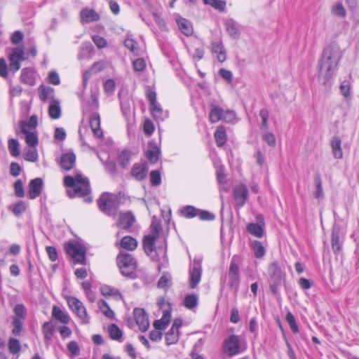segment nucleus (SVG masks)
<instances>
[{
  "instance_id": "20e7f679",
  "label": "nucleus",
  "mask_w": 359,
  "mask_h": 359,
  "mask_svg": "<svg viewBox=\"0 0 359 359\" xmlns=\"http://www.w3.org/2000/svg\"><path fill=\"white\" fill-rule=\"evenodd\" d=\"M117 263L122 275L128 278H134L137 269V262L129 253H121L117 257Z\"/></svg>"
},
{
  "instance_id": "4468645a",
  "label": "nucleus",
  "mask_w": 359,
  "mask_h": 359,
  "mask_svg": "<svg viewBox=\"0 0 359 359\" xmlns=\"http://www.w3.org/2000/svg\"><path fill=\"white\" fill-rule=\"evenodd\" d=\"M233 197L236 203L239 207H243L248 197V190L245 184H240L233 189Z\"/></svg>"
},
{
  "instance_id": "7c9ffc66",
  "label": "nucleus",
  "mask_w": 359,
  "mask_h": 359,
  "mask_svg": "<svg viewBox=\"0 0 359 359\" xmlns=\"http://www.w3.org/2000/svg\"><path fill=\"white\" fill-rule=\"evenodd\" d=\"M225 27L226 32L232 39H236L239 38L240 32L236 27V22L233 20H227L225 22Z\"/></svg>"
},
{
  "instance_id": "4d7b16f0",
  "label": "nucleus",
  "mask_w": 359,
  "mask_h": 359,
  "mask_svg": "<svg viewBox=\"0 0 359 359\" xmlns=\"http://www.w3.org/2000/svg\"><path fill=\"white\" fill-rule=\"evenodd\" d=\"M285 319H286V321L287 322V323L289 324L291 330L294 333H297L299 332V329H298V326L296 323L294 316L292 315V313L290 312H288L286 314Z\"/></svg>"
},
{
  "instance_id": "603ef678",
  "label": "nucleus",
  "mask_w": 359,
  "mask_h": 359,
  "mask_svg": "<svg viewBox=\"0 0 359 359\" xmlns=\"http://www.w3.org/2000/svg\"><path fill=\"white\" fill-rule=\"evenodd\" d=\"M171 280V276L169 273L163 274L157 283V286L159 288L165 289L168 287Z\"/></svg>"
},
{
  "instance_id": "864d4df0",
  "label": "nucleus",
  "mask_w": 359,
  "mask_h": 359,
  "mask_svg": "<svg viewBox=\"0 0 359 359\" xmlns=\"http://www.w3.org/2000/svg\"><path fill=\"white\" fill-rule=\"evenodd\" d=\"M25 142L29 147H36L39 143L37 135L35 133H30L25 135Z\"/></svg>"
},
{
  "instance_id": "79ce46f5",
  "label": "nucleus",
  "mask_w": 359,
  "mask_h": 359,
  "mask_svg": "<svg viewBox=\"0 0 359 359\" xmlns=\"http://www.w3.org/2000/svg\"><path fill=\"white\" fill-rule=\"evenodd\" d=\"M8 350L11 353L16 354L20 351L21 346L20 341L15 338H10L8 340Z\"/></svg>"
},
{
  "instance_id": "c03bdc74",
  "label": "nucleus",
  "mask_w": 359,
  "mask_h": 359,
  "mask_svg": "<svg viewBox=\"0 0 359 359\" xmlns=\"http://www.w3.org/2000/svg\"><path fill=\"white\" fill-rule=\"evenodd\" d=\"M99 306L104 316L109 318H114V312L109 308L108 304L104 300L99 302Z\"/></svg>"
},
{
  "instance_id": "bb28decb",
  "label": "nucleus",
  "mask_w": 359,
  "mask_h": 359,
  "mask_svg": "<svg viewBox=\"0 0 359 359\" xmlns=\"http://www.w3.org/2000/svg\"><path fill=\"white\" fill-rule=\"evenodd\" d=\"M52 316L63 324H68L70 320L69 315L57 306H53Z\"/></svg>"
},
{
  "instance_id": "5701e85b",
  "label": "nucleus",
  "mask_w": 359,
  "mask_h": 359,
  "mask_svg": "<svg viewBox=\"0 0 359 359\" xmlns=\"http://www.w3.org/2000/svg\"><path fill=\"white\" fill-rule=\"evenodd\" d=\"M76 161V156L74 153L69 152L62 155L60 158V166L65 170L73 168Z\"/></svg>"
},
{
  "instance_id": "f03ea898",
  "label": "nucleus",
  "mask_w": 359,
  "mask_h": 359,
  "mask_svg": "<svg viewBox=\"0 0 359 359\" xmlns=\"http://www.w3.org/2000/svg\"><path fill=\"white\" fill-rule=\"evenodd\" d=\"M64 184L66 187L73 188V190H67V194L70 198L75 196H84L90 192V184L88 178H84L81 174H77L75 177L67 175L64 178Z\"/></svg>"
},
{
  "instance_id": "3c124183",
  "label": "nucleus",
  "mask_w": 359,
  "mask_h": 359,
  "mask_svg": "<svg viewBox=\"0 0 359 359\" xmlns=\"http://www.w3.org/2000/svg\"><path fill=\"white\" fill-rule=\"evenodd\" d=\"M151 236L158 238L159 233L161 231V222L156 218H153L151 226Z\"/></svg>"
},
{
  "instance_id": "2f4dec72",
  "label": "nucleus",
  "mask_w": 359,
  "mask_h": 359,
  "mask_svg": "<svg viewBox=\"0 0 359 359\" xmlns=\"http://www.w3.org/2000/svg\"><path fill=\"white\" fill-rule=\"evenodd\" d=\"M215 139L218 147H222L226 142V134L224 126H220L215 133Z\"/></svg>"
},
{
  "instance_id": "9b49d317",
  "label": "nucleus",
  "mask_w": 359,
  "mask_h": 359,
  "mask_svg": "<svg viewBox=\"0 0 359 359\" xmlns=\"http://www.w3.org/2000/svg\"><path fill=\"white\" fill-rule=\"evenodd\" d=\"M344 234L341 232V227L338 224H334L332 231V248L335 254L339 253L342 248Z\"/></svg>"
},
{
  "instance_id": "a18cd8bd",
  "label": "nucleus",
  "mask_w": 359,
  "mask_h": 359,
  "mask_svg": "<svg viewBox=\"0 0 359 359\" xmlns=\"http://www.w3.org/2000/svg\"><path fill=\"white\" fill-rule=\"evenodd\" d=\"M203 2L206 5H210L214 8L223 11L226 7V2L221 0H203Z\"/></svg>"
},
{
  "instance_id": "f704fd0d",
  "label": "nucleus",
  "mask_w": 359,
  "mask_h": 359,
  "mask_svg": "<svg viewBox=\"0 0 359 359\" xmlns=\"http://www.w3.org/2000/svg\"><path fill=\"white\" fill-rule=\"evenodd\" d=\"M121 246L128 250H133L137 246V241L131 236H124L121 241Z\"/></svg>"
},
{
  "instance_id": "f3484780",
  "label": "nucleus",
  "mask_w": 359,
  "mask_h": 359,
  "mask_svg": "<svg viewBox=\"0 0 359 359\" xmlns=\"http://www.w3.org/2000/svg\"><path fill=\"white\" fill-rule=\"evenodd\" d=\"M148 166L146 163H135L131 170V175L137 181L146 178L148 172Z\"/></svg>"
},
{
  "instance_id": "a211bd4d",
  "label": "nucleus",
  "mask_w": 359,
  "mask_h": 359,
  "mask_svg": "<svg viewBox=\"0 0 359 359\" xmlns=\"http://www.w3.org/2000/svg\"><path fill=\"white\" fill-rule=\"evenodd\" d=\"M43 185V180L39 177L30 181L29 184V196L31 199H34L41 195Z\"/></svg>"
},
{
  "instance_id": "a19ab883",
  "label": "nucleus",
  "mask_w": 359,
  "mask_h": 359,
  "mask_svg": "<svg viewBox=\"0 0 359 359\" xmlns=\"http://www.w3.org/2000/svg\"><path fill=\"white\" fill-rule=\"evenodd\" d=\"M27 205L24 201H19L13 205L11 206L9 209L12 211L16 217H20L26 210Z\"/></svg>"
},
{
  "instance_id": "49530a36",
  "label": "nucleus",
  "mask_w": 359,
  "mask_h": 359,
  "mask_svg": "<svg viewBox=\"0 0 359 359\" xmlns=\"http://www.w3.org/2000/svg\"><path fill=\"white\" fill-rule=\"evenodd\" d=\"M198 304V298L197 296L191 294H188L184 298V306L189 309H192L195 308Z\"/></svg>"
},
{
  "instance_id": "6e6d98bb",
  "label": "nucleus",
  "mask_w": 359,
  "mask_h": 359,
  "mask_svg": "<svg viewBox=\"0 0 359 359\" xmlns=\"http://www.w3.org/2000/svg\"><path fill=\"white\" fill-rule=\"evenodd\" d=\"M100 291L101 293L105 297L120 295L119 292L116 289L109 285L102 286Z\"/></svg>"
},
{
  "instance_id": "72a5a7b5",
  "label": "nucleus",
  "mask_w": 359,
  "mask_h": 359,
  "mask_svg": "<svg viewBox=\"0 0 359 359\" xmlns=\"http://www.w3.org/2000/svg\"><path fill=\"white\" fill-rule=\"evenodd\" d=\"M331 13L334 16L344 18L346 15V9L341 1H337L331 8Z\"/></svg>"
},
{
  "instance_id": "393cba45",
  "label": "nucleus",
  "mask_w": 359,
  "mask_h": 359,
  "mask_svg": "<svg viewBox=\"0 0 359 359\" xmlns=\"http://www.w3.org/2000/svg\"><path fill=\"white\" fill-rule=\"evenodd\" d=\"M158 238L151 235H147L143 239L144 250L147 255H151L155 250V242Z\"/></svg>"
},
{
  "instance_id": "9d476101",
  "label": "nucleus",
  "mask_w": 359,
  "mask_h": 359,
  "mask_svg": "<svg viewBox=\"0 0 359 359\" xmlns=\"http://www.w3.org/2000/svg\"><path fill=\"white\" fill-rule=\"evenodd\" d=\"M202 267L200 262L194 260L189 269V287L194 289L201 281Z\"/></svg>"
},
{
  "instance_id": "de8ad7c7",
  "label": "nucleus",
  "mask_w": 359,
  "mask_h": 359,
  "mask_svg": "<svg viewBox=\"0 0 359 359\" xmlns=\"http://www.w3.org/2000/svg\"><path fill=\"white\" fill-rule=\"evenodd\" d=\"M8 149L11 154L13 156H18L20 155L19 143L18 140L15 139H11L8 140Z\"/></svg>"
},
{
  "instance_id": "052dcab7",
  "label": "nucleus",
  "mask_w": 359,
  "mask_h": 359,
  "mask_svg": "<svg viewBox=\"0 0 359 359\" xmlns=\"http://www.w3.org/2000/svg\"><path fill=\"white\" fill-rule=\"evenodd\" d=\"M150 181L153 186H158L161 184V176L158 170H152L150 172Z\"/></svg>"
},
{
  "instance_id": "0e129e2a",
  "label": "nucleus",
  "mask_w": 359,
  "mask_h": 359,
  "mask_svg": "<svg viewBox=\"0 0 359 359\" xmlns=\"http://www.w3.org/2000/svg\"><path fill=\"white\" fill-rule=\"evenodd\" d=\"M238 257L233 256L230 263L229 273L231 275H239V266L237 264Z\"/></svg>"
},
{
  "instance_id": "bf43d9fd",
  "label": "nucleus",
  "mask_w": 359,
  "mask_h": 359,
  "mask_svg": "<svg viewBox=\"0 0 359 359\" xmlns=\"http://www.w3.org/2000/svg\"><path fill=\"white\" fill-rule=\"evenodd\" d=\"M67 350L72 356H78L80 354V347L75 341H72L68 343Z\"/></svg>"
},
{
  "instance_id": "423d86ee",
  "label": "nucleus",
  "mask_w": 359,
  "mask_h": 359,
  "mask_svg": "<svg viewBox=\"0 0 359 359\" xmlns=\"http://www.w3.org/2000/svg\"><path fill=\"white\" fill-rule=\"evenodd\" d=\"M67 253L77 263L86 264V248L78 241H70L65 247Z\"/></svg>"
},
{
  "instance_id": "1a4fd4ad",
  "label": "nucleus",
  "mask_w": 359,
  "mask_h": 359,
  "mask_svg": "<svg viewBox=\"0 0 359 359\" xmlns=\"http://www.w3.org/2000/svg\"><path fill=\"white\" fill-rule=\"evenodd\" d=\"M26 54L22 47H16L13 49L9 55L10 70L15 72L20 68V62L27 60Z\"/></svg>"
},
{
  "instance_id": "b1692460",
  "label": "nucleus",
  "mask_w": 359,
  "mask_h": 359,
  "mask_svg": "<svg viewBox=\"0 0 359 359\" xmlns=\"http://www.w3.org/2000/svg\"><path fill=\"white\" fill-rule=\"evenodd\" d=\"M330 146L334 157L337 159L341 158L343 153L341 139L338 136H333L330 141Z\"/></svg>"
},
{
  "instance_id": "e2e57ef3",
  "label": "nucleus",
  "mask_w": 359,
  "mask_h": 359,
  "mask_svg": "<svg viewBox=\"0 0 359 359\" xmlns=\"http://www.w3.org/2000/svg\"><path fill=\"white\" fill-rule=\"evenodd\" d=\"M315 182L316 185V191L315 193V197L320 198L323 196V191L322 186V181L319 175H316L315 177Z\"/></svg>"
},
{
  "instance_id": "ddd939ff",
  "label": "nucleus",
  "mask_w": 359,
  "mask_h": 359,
  "mask_svg": "<svg viewBox=\"0 0 359 359\" xmlns=\"http://www.w3.org/2000/svg\"><path fill=\"white\" fill-rule=\"evenodd\" d=\"M182 325V320L177 318L173 321L172 325L170 330L165 334V341L168 344L176 343L179 339V328Z\"/></svg>"
},
{
  "instance_id": "0eeeda50",
  "label": "nucleus",
  "mask_w": 359,
  "mask_h": 359,
  "mask_svg": "<svg viewBox=\"0 0 359 359\" xmlns=\"http://www.w3.org/2000/svg\"><path fill=\"white\" fill-rule=\"evenodd\" d=\"M67 301L69 308L82 320V323H88L89 318L83 304L74 297H69Z\"/></svg>"
},
{
  "instance_id": "f8f14e48",
  "label": "nucleus",
  "mask_w": 359,
  "mask_h": 359,
  "mask_svg": "<svg viewBox=\"0 0 359 359\" xmlns=\"http://www.w3.org/2000/svg\"><path fill=\"white\" fill-rule=\"evenodd\" d=\"M134 316L136 324L142 332H145L149 326L148 316L143 309L136 308L134 309Z\"/></svg>"
},
{
  "instance_id": "680f3d73",
  "label": "nucleus",
  "mask_w": 359,
  "mask_h": 359,
  "mask_svg": "<svg viewBox=\"0 0 359 359\" xmlns=\"http://www.w3.org/2000/svg\"><path fill=\"white\" fill-rule=\"evenodd\" d=\"M229 276V287L231 290H234L235 292H237L238 287V283L240 281L239 275H231L228 273Z\"/></svg>"
},
{
  "instance_id": "37998d69",
  "label": "nucleus",
  "mask_w": 359,
  "mask_h": 359,
  "mask_svg": "<svg viewBox=\"0 0 359 359\" xmlns=\"http://www.w3.org/2000/svg\"><path fill=\"white\" fill-rule=\"evenodd\" d=\"M252 250L257 258H262L265 254V249L259 241H255L252 243Z\"/></svg>"
},
{
  "instance_id": "338daca9",
  "label": "nucleus",
  "mask_w": 359,
  "mask_h": 359,
  "mask_svg": "<svg viewBox=\"0 0 359 359\" xmlns=\"http://www.w3.org/2000/svg\"><path fill=\"white\" fill-rule=\"evenodd\" d=\"M133 67L135 72H142L146 67V63L144 59L137 58L133 62Z\"/></svg>"
},
{
  "instance_id": "412c9836",
  "label": "nucleus",
  "mask_w": 359,
  "mask_h": 359,
  "mask_svg": "<svg viewBox=\"0 0 359 359\" xmlns=\"http://www.w3.org/2000/svg\"><path fill=\"white\" fill-rule=\"evenodd\" d=\"M135 221V217L131 212L121 213L119 215L118 226L123 229H128L133 226Z\"/></svg>"
},
{
  "instance_id": "473e14b6",
  "label": "nucleus",
  "mask_w": 359,
  "mask_h": 359,
  "mask_svg": "<svg viewBox=\"0 0 359 359\" xmlns=\"http://www.w3.org/2000/svg\"><path fill=\"white\" fill-rule=\"evenodd\" d=\"M217 180L219 184L220 190L228 191L229 188L226 186V180L224 174V167L223 165L219 166L217 170Z\"/></svg>"
},
{
  "instance_id": "58836bf2",
  "label": "nucleus",
  "mask_w": 359,
  "mask_h": 359,
  "mask_svg": "<svg viewBox=\"0 0 359 359\" xmlns=\"http://www.w3.org/2000/svg\"><path fill=\"white\" fill-rule=\"evenodd\" d=\"M130 158L131 152L129 150H123L119 154L118 160L123 168H126L128 165Z\"/></svg>"
},
{
  "instance_id": "cd10ccee",
  "label": "nucleus",
  "mask_w": 359,
  "mask_h": 359,
  "mask_svg": "<svg viewBox=\"0 0 359 359\" xmlns=\"http://www.w3.org/2000/svg\"><path fill=\"white\" fill-rule=\"evenodd\" d=\"M93 49L94 48L90 42L83 43L78 54V59L82 60L90 58L93 54Z\"/></svg>"
},
{
  "instance_id": "39448f33",
  "label": "nucleus",
  "mask_w": 359,
  "mask_h": 359,
  "mask_svg": "<svg viewBox=\"0 0 359 359\" xmlns=\"http://www.w3.org/2000/svg\"><path fill=\"white\" fill-rule=\"evenodd\" d=\"M97 204L100 210L105 215L112 217L116 216L118 208V201L109 194H102L97 201Z\"/></svg>"
},
{
  "instance_id": "ea45409f",
  "label": "nucleus",
  "mask_w": 359,
  "mask_h": 359,
  "mask_svg": "<svg viewBox=\"0 0 359 359\" xmlns=\"http://www.w3.org/2000/svg\"><path fill=\"white\" fill-rule=\"evenodd\" d=\"M110 337L113 340L121 341L123 332L121 329L115 324H111L108 329Z\"/></svg>"
},
{
  "instance_id": "dca6fc26",
  "label": "nucleus",
  "mask_w": 359,
  "mask_h": 359,
  "mask_svg": "<svg viewBox=\"0 0 359 359\" xmlns=\"http://www.w3.org/2000/svg\"><path fill=\"white\" fill-rule=\"evenodd\" d=\"M211 51L216 55L219 62H224L226 60V51L222 40L211 42Z\"/></svg>"
},
{
  "instance_id": "2eb2a0df",
  "label": "nucleus",
  "mask_w": 359,
  "mask_h": 359,
  "mask_svg": "<svg viewBox=\"0 0 359 359\" xmlns=\"http://www.w3.org/2000/svg\"><path fill=\"white\" fill-rule=\"evenodd\" d=\"M257 223H250L247 226V231L250 234L257 237L261 238L264 235V218L259 215L257 217Z\"/></svg>"
},
{
  "instance_id": "c756f323",
  "label": "nucleus",
  "mask_w": 359,
  "mask_h": 359,
  "mask_svg": "<svg viewBox=\"0 0 359 359\" xmlns=\"http://www.w3.org/2000/svg\"><path fill=\"white\" fill-rule=\"evenodd\" d=\"M48 114L53 119H57L61 116V108L57 100H52L49 104Z\"/></svg>"
},
{
  "instance_id": "09e8293b",
  "label": "nucleus",
  "mask_w": 359,
  "mask_h": 359,
  "mask_svg": "<svg viewBox=\"0 0 359 359\" xmlns=\"http://www.w3.org/2000/svg\"><path fill=\"white\" fill-rule=\"evenodd\" d=\"M150 109L155 118L161 120L163 119V109L158 102L151 104Z\"/></svg>"
},
{
  "instance_id": "5fc2aeb1",
  "label": "nucleus",
  "mask_w": 359,
  "mask_h": 359,
  "mask_svg": "<svg viewBox=\"0 0 359 359\" xmlns=\"http://www.w3.org/2000/svg\"><path fill=\"white\" fill-rule=\"evenodd\" d=\"M12 325L13 326L12 333L15 336L20 335L21 331L23 329L22 320L18 318H13Z\"/></svg>"
},
{
  "instance_id": "f257e3e1",
  "label": "nucleus",
  "mask_w": 359,
  "mask_h": 359,
  "mask_svg": "<svg viewBox=\"0 0 359 359\" xmlns=\"http://www.w3.org/2000/svg\"><path fill=\"white\" fill-rule=\"evenodd\" d=\"M343 53L336 43H331L323 48L318 62L317 79L323 86H327L331 81Z\"/></svg>"
},
{
  "instance_id": "a878e982",
  "label": "nucleus",
  "mask_w": 359,
  "mask_h": 359,
  "mask_svg": "<svg viewBox=\"0 0 359 359\" xmlns=\"http://www.w3.org/2000/svg\"><path fill=\"white\" fill-rule=\"evenodd\" d=\"M160 149L154 143H149L146 156L151 163H156L159 158Z\"/></svg>"
},
{
  "instance_id": "4c0bfd02",
  "label": "nucleus",
  "mask_w": 359,
  "mask_h": 359,
  "mask_svg": "<svg viewBox=\"0 0 359 359\" xmlns=\"http://www.w3.org/2000/svg\"><path fill=\"white\" fill-rule=\"evenodd\" d=\"M180 212L187 218H193L198 215L199 210L192 205H185L180 210Z\"/></svg>"
},
{
  "instance_id": "774afa93",
  "label": "nucleus",
  "mask_w": 359,
  "mask_h": 359,
  "mask_svg": "<svg viewBox=\"0 0 359 359\" xmlns=\"http://www.w3.org/2000/svg\"><path fill=\"white\" fill-rule=\"evenodd\" d=\"M40 88L41 89L40 98L43 101H46L53 93V89L50 87H44L41 86Z\"/></svg>"
},
{
  "instance_id": "aec40b11",
  "label": "nucleus",
  "mask_w": 359,
  "mask_h": 359,
  "mask_svg": "<svg viewBox=\"0 0 359 359\" xmlns=\"http://www.w3.org/2000/svg\"><path fill=\"white\" fill-rule=\"evenodd\" d=\"M80 18L82 24H86L99 20L100 15L93 9L84 8L80 12Z\"/></svg>"
},
{
  "instance_id": "7ed1b4c3",
  "label": "nucleus",
  "mask_w": 359,
  "mask_h": 359,
  "mask_svg": "<svg viewBox=\"0 0 359 359\" xmlns=\"http://www.w3.org/2000/svg\"><path fill=\"white\" fill-rule=\"evenodd\" d=\"M268 273L270 290L273 294H276L279 287L285 280V274L276 262H272L269 266Z\"/></svg>"
},
{
  "instance_id": "6ab92c4d",
  "label": "nucleus",
  "mask_w": 359,
  "mask_h": 359,
  "mask_svg": "<svg viewBox=\"0 0 359 359\" xmlns=\"http://www.w3.org/2000/svg\"><path fill=\"white\" fill-rule=\"evenodd\" d=\"M90 126L95 135L97 138L103 137L102 130L100 128V116L98 113L94 112L90 117Z\"/></svg>"
},
{
  "instance_id": "69168bd1",
  "label": "nucleus",
  "mask_w": 359,
  "mask_h": 359,
  "mask_svg": "<svg viewBox=\"0 0 359 359\" xmlns=\"http://www.w3.org/2000/svg\"><path fill=\"white\" fill-rule=\"evenodd\" d=\"M262 140L270 147H275L276 144L275 135L272 133L265 132L263 133Z\"/></svg>"
},
{
  "instance_id": "13d9d810",
  "label": "nucleus",
  "mask_w": 359,
  "mask_h": 359,
  "mask_svg": "<svg viewBox=\"0 0 359 359\" xmlns=\"http://www.w3.org/2000/svg\"><path fill=\"white\" fill-rule=\"evenodd\" d=\"M259 116L262 118V130H267L269 128L268 119L269 116V111L266 109H262L259 111Z\"/></svg>"
},
{
  "instance_id": "c85d7f7f",
  "label": "nucleus",
  "mask_w": 359,
  "mask_h": 359,
  "mask_svg": "<svg viewBox=\"0 0 359 359\" xmlns=\"http://www.w3.org/2000/svg\"><path fill=\"white\" fill-rule=\"evenodd\" d=\"M20 81L25 84L34 86L35 84V78L32 69L28 68L22 69L20 75Z\"/></svg>"
},
{
  "instance_id": "4be33fe9",
  "label": "nucleus",
  "mask_w": 359,
  "mask_h": 359,
  "mask_svg": "<svg viewBox=\"0 0 359 359\" xmlns=\"http://www.w3.org/2000/svg\"><path fill=\"white\" fill-rule=\"evenodd\" d=\"M176 21L178 25V28L182 34L187 36H191L193 34L194 29L192 25L188 20L181 16H177Z\"/></svg>"
},
{
  "instance_id": "8fccbe9b",
  "label": "nucleus",
  "mask_w": 359,
  "mask_h": 359,
  "mask_svg": "<svg viewBox=\"0 0 359 359\" xmlns=\"http://www.w3.org/2000/svg\"><path fill=\"white\" fill-rule=\"evenodd\" d=\"M14 313L15 316L14 318H18L21 320L25 319L27 315V311L23 304H18L15 305L14 308Z\"/></svg>"
},
{
  "instance_id": "c9c22d12",
  "label": "nucleus",
  "mask_w": 359,
  "mask_h": 359,
  "mask_svg": "<svg viewBox=\"0 0 359 359\" xmlns=\"http://www.w3.org/2000/svg\"><path fill=\"white\" fill-rule=\"evenodd\" d=\"M42 331L44 334V338L46 341H49L52 339L54 327L53 325L52 320H49L43 323L42 326Z\"/></svg>"
},
{
  "instance_id": "e433bc0d",
  "label": "nucleus",
  "mask_w": 359,
  "mask_h": 359,
  "mask_svg": "<svg viewBox=\"0 0 359 359\" xmlns=\"http://www.w3.org/2000/svg\"><path fill=\"white\" fill-rule=\"evenodd\" d=\"M223 111L224 110L222 108L215 106L211 109L209 115V119L210 122L215 123L222 120V116L224 114Z\"/></svg>"
},
{
  "instance_id": "6e6552de",
  "label": "nucleus",
  "mask_w": 359,
  "mask_h": 359,
  "mask_svg": "<svg viewBox=\"0 0 359 359\" xmlns=\"http://www.w3.org/2000/svg\"><path fill=\"white\" fill-rule=\"evenodd\" d=\"M224 352L229 356L236 355L242 351L241 340L238 336L231 334L224 342Z\"/></svg>"
}]
</instances>
